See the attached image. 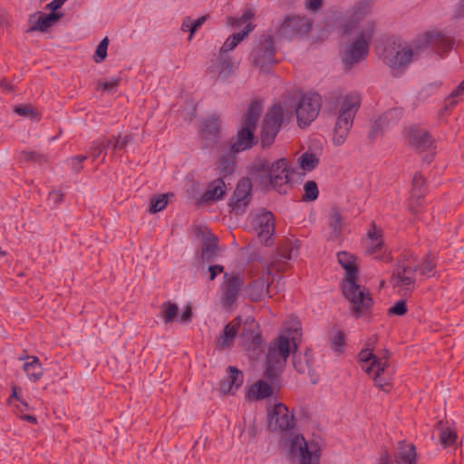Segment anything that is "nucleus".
Segmentation results:
<instances>
[{
  "label": "nucleus",
  "mask_w": 464,
  "mask_h": 464,
  "mask_svg": "<svg viewBox=\"0 0 464 464\" xmlns=\"http://www.w3.org/2000/svg\"><path fill=\"white\" fill-rule=\"evenodd\" d=\"M294 365H295V368L298 371V372H303L304 371V367L301 366V365H298L297 362L295 361H294Z\"/></svg>",
  "instance_id": "61"
},
{
  "label": "nucleus",
  "mask_w": 464,
  "mask_h": 464,
  "mask_svg": "<svg viewBox=\"0 0 464 464\" xmlns=\"http://www.w3.org/2000/svg\"><path fill=\"white\" fill-rule=\"evenodd\" d=\"M298 248L290 244L280 250L269 263L262 264L261 267L251 271V282L246 287V294L252 301H260L269 295L270 285L279 293L284 290V278L281 274L288 266V261L296 257Z\"/></svg>",
  "instance_id": "1"
},
{
  "label": "nucleus",
  "mask_w": 464,
  "mask_h": 464,
  "mask_svg": "<svg viewBox=\"0 0 464 464\" xmlns=\"http://www.w3.org/2000/svg\"><path fill=\"white\" fill-rule=\"evenodd\" d=\"M86 160V156L79 155L72 159V168L74 171H79L82 168V162Z\"/></svg>",
  "instance_id": "51"
},
{
  "label": "nucleus",
  "mask_w": 464,
  "mask_h": 464,
  "mask_svg": "<svg viewBox=\"0 0 464 464\" xmlns=\"http://www.w3.org/2000/svg\"><path fill=\"white\" fill-rule=\"evenodd\" d=\"M300 167L304 171H311L318 164V159L313 153L305 152L299 159Z\"/></svg>",
  "instance_id": "40"
},
{
  "label": "nucleus",
  "mask_w": 464,
  "mask_h": 464,
  "mask_svg": "<svg viewBox=\"0 0 464 464\" xmlns=\"http://www.w3.org/2000/svg\"><path fill=\"white\" fill-rule=\"evenodd\" d=\"M425 180L421 174H415L412 179V187L415 190H420L424 186Z\"/></svg>",
  "instance_id": "52"
},
{
  "label": "nucleus",
  "mask_w": 464,
  "mask_h": 464,
  "mask_svg": "<svg viewBox=\"0 0 464 464\" xmlns=\"http://www.w3.org/2000/svg\"><path fill=\"white\" fill-rule=\"evenodd\" d=\"M425 43L432 46L439 54L449 52L454 45L453 39L440 31L429 32L425 34Z\"/></svg>",
  "instance_id": "22"
},
{
  "label": "nucleus",
  "mask_w": 464,
  "mask_h": 464,
  "mask_svg": "<svg viewBox=\"0 0 464 464\" xmlns=\"http://www.w3.org/2000/svg\"><path fill=\"white\" fill-rule=\"evenodd\" d=\"M216 252V244L214 240L206 241L202 246V258L208 261Z\"/></svg>",
  "instance_id": "46"
},
{
  "label": "nucleus",
  "mask_w": 464,
  "mask_h": 464,
  "mask_svg": "<svg viewBox=\"0 0 464 464\" xmlns=\"http://www.w3.org/2000/svg\"><path fill=\"white\" fill-rule=\"evenodd\" d=\"M119 83V78L111 77L109 80H106L100 83V87L102 91L111 92L113 91Z\"/></svg>",
  "instance_id": "49"
},
{
  "label": "nucleus",
  "mask_w": 464,
  "mask_h": 464,
  "mask_svg": "<svg viewBox=\"0 0 464 464\" xmlns=\"http://www.w3.org/2000/svg\"><path fill=\"white\" fill-rule=\"evenodd\" d=\"M290 453L299 464H319L320 449L314 442H307L300 434H290L287 440Z\"/></svg>",
  "instance_id": "12"
},
{
  "label": "nucleus",
  "mask_w": 464,
  "mask_h": 464,
  "mask_svg": "<svg viewBox=\"0 0 464 464\" xmlns=\"http://www.w3.org/2000/svg\"><path fill=\"white\" fill-rule=\"evenodd\" d=\"M222 303L225 306H231L237 300L238 291L243 285L239 275H224Z\"/></svg>",
  "instance_id": "20"
},
{
  "label": "nucleus",
  "mask_w": 464,
  "mask_h": 464,
  "mask_svg": "<svg viewBox=\"0 0 464 464\" xmlns=\"http://www.w3.org/2000/svg\"><path fill=\"white\" fill-rule=\"evenodd\" d=\"M361 104L357 92H350L337 102L336 121L334 128L333 142L336 146L344 143L353 126V119Z\"/></svg>",
  "instance_id": "6"
},
{
  "label": "nucleus",
  "mask_w": 464,
  "mask_h": 464,
  "mask_svg": "<svg viewBox=\"0 0 464 464\" xmlns=\"http://www.w3.org/2000/svg\"><path fill=\"white\" fill-rule=\"evenodd\" d=\"M310 29V23L307 18L293 16L286 18L282 24L279 33L285 37H291L295 34L307 33Z\"/></svg>",
  "instance_id": "21"
},
{
  "label": "nucleus",
  "mask_w": 464,
  "mask_h": 464,
  "mask_svg": "<svg viewBox=\"0 0 464 464\" xmlns=\"http://www.w3.org/2000/svg\"><path fill=\"white\" fill-rule=\"evenodd\" d=\"M268 427L271 430H286L294 427V416L283 403H275L267 409Z\"/></svg>",
  "instance_id": "16"
},
{
  "label": "nucleus",
  "mask_w": 464,
  "mask_h": 464,
  "mask_svg": "<svg viewBox=\"0 0 464 464\" xmlns=\"http://www.w3.org/2000/svg\"><path fill=\"white\" fill-rule=\"evenodd\" d=\"M337 259L341 266L345 270L343 293L359 314L372 305V298L369 293L356 283V258L352 254L343 251L337 254Z\"/></svg>",
  "instance_id": "4"
},
{
  "label": "nucleus",
  "mask_w": 464,
  "mask_h": 464,
  "mask_svg": "<svg viewBox=\"0 0 464 464\" xmlns=\"http://www.w3.org/2000/svg\"><path fill=\"white\" fill-rule=\"evenodd\" d=\"M262 110V103L259 101H253L244 116L241 129L236 138L231 140V150L240 152L250 149L254 144V130Z\"/></svg>",
  "instance_id": "9"
},
{
  "label": "nucleus",
  "mask_w": 464,
  "mask_h": 464,
  "mask_svg": "<svg viewBox=\"0 0 464 464\" xmlns=\"http://www.w3.org/2000/svg\"><path fill=\"white\" fill-rule=\"evenodd\" d=\"M167 204H168L167 195H165V194L159 195V196L151 198L150 210L151 213L160 212L166 208Z\"/></svg>",
  "instance_id": "43"
},
{
  "label": "nucleus",
  "mask_w": 464,
  "mask_h": 464,
  "mask_svg": "<svg viewBox=\"0 0 464 464\" xmlns=\"http://www.w3.org/2000/svg\"><path fill=\"white\" fill-rule=\"evenodd\" d=\"M322 5V0H306L305 1V7L309 11H316L319 9V7Z\"/></svg>",
  "instance_id": "55"
},
{
  "label": "nucleus",
  "mask_w": 464,
  "mask_h": 464,
  "mask_svg": "<svg viewBox=\"0 0 464 464\" xmlns=\"http://www.w3.org/2000/svg\"><path fill=\"white\" fill-rule=\"evenodd\" d=\"M209 279L214 280L216 276L223 272V266L219 265L210 266L208 267Z\"/></svg>",
  "instance_id": "54"
},
{
  "label": "nucleus",
  "mask_w": 464,
  "mask_h": 464,
  "mask_svg": "<svg viewBox=\"0 0 464 464\" xmlns=\"http://www.w3.org/2000/svg\"><path fill=\"white\" fill-rule=\"evenodd\" d=\"M321 109V96L315 92L304 94L295 107V115L299 127L304 128L314 121Z\"/></svg>",
  "instance_id": "13"
},
{
  "label": "nucleus",
  "mask_w": 464,
  "mask_h": 464,
  "mask_svg": "<svg viewBox=\"0 0 464 464\" xmlns=\"http://www.w3.org/2000/svg\"><path fill=\"white\" fill-rule=\"evenodd\" d=\"M464 94V80L459 84V86L451 92L450 97L452 99L458 98Z\"/></svg>",
  "instance_id": "56"
},
{
  "label": "nucleus",
  "mask_w": 464,
  "mask_h": 464,
  "mask_svg": "<svg viewBox=\"0 0 464 464\" xmlns=\"http://www.w3.org/2000/svg\"><path fill=\"white\" fill-rule=\"evenodd\" d=\"M255 10L253 8H246L240 17H227V24L228 26L237 28L244 26V29L230 35L223 44L219 50V53L223 55H229L228 53L233 51L238 44L254 29L252 20L255 16Z\"/></svg>",
  "instance_id": "11"
},
{
  "label": "nucleus",
  "mask_w": 464,
  "mask_h": 464,
  "mask_svg": "<svg viewBox=\"0 0 464 464\" xmlns=\"http://www.w3.org/2000/svg\"><path fill=\"white\" fill-rule=\"evenodd\" d=\"M401 115V111L398 108H393L384 112L373 124V131L383 130L391 124L396 123Z\"/></svg>",
  "instance_id": "33"
},
{
  "label": "nucleus",
  "mask_w": 464,
  "mask_h": 464,
  "mask_svg": "<svg viewBox=\"0 0 464 464\" xmlns=\"http://www.w3.org/2000/svg\"><path fill=\"white\" fill-rule=\"evenodd\" d=\"M53 198L56 200V199H57V198H58V195H57L56 193H54V194L53 195Z\"/></svg>",
  "instance_id": "64"
},
{
  "label": "nucleus",
  "mask_w": 464,
  "mask_h": 464,
  "mask_svg": "<svg viewBox=\"0 0 464 464\" xmlns=\"http://www.w3.org/2000/svg\"><path fill=\"white\" fill-rule=\"evenodd\" d=\"M12 397L17 398V393L15 390H14Z\"/></svg>",
  "instance_id": "63"
},
{
  "label": "nucleus",
  "mask_w": 464,
  "mask_h": 464,
  "mask_svg": "<svg viewBox=\"0 0 464 464\" xmlns=\"http://www.w3.org/2000/svg\"><path fill=\"white\" fill-rule=\"evenodd\" d=\"M235 169V158L231 153L222 155L218 162L220 178H226L231 175Z\"/></svg>",
  "instance_id": "36"
},
{
  "label": "nucleus",
  "mask_w": 464,
  "mask_h": 464,
  "mask_svg": "<svg viewBox=\"0 0 464 464\" xmlns=\"http://www.w3.org/2000/svg\"><path fill=\"white\" fill-rule=\"evenodd\" d=\"M409 141L415 148L425 150L432 144L430 135L421 129H411L409 131Z\"/></svg>",
  "instance_id": "29"
},
{
  "label": "nucleus",
  "mask_w": 464,
  "mask_h": 464,
  "mask_svg": "<svg viewBox=\"0 0 464 464\" xmlns=\"http://www.w3.org/2000/svg\"><path fill=\"white\" fill-rule=\"evenodd\" d=\"M108 44H109V40L107 37L102 39L101 41V43L98 44L96 51H95V58H94L96 63H101L106 58Z\"/></svg>",
  "instance_id": "44"
},
{
  "label": "nucleus",
  "mask_w": 464,
  "mask_h": 464,
  "mask_svg": "<svg viewBox=\"0 0 464 464\" xmlns=\"http://www.w3.org/2000/svg\"><path fill=\"white\" fill-rule=\"evenodd\" d=\"M251 200V182L248 179L238 181L229 206L237 215L243 214Z\"/></svg>",
  "instance_id": "18"
},
{
  "label": "nucleus",
  "mask_w": 464,
  "mask_h": 464,
  "mask_svg": "<svg viewBox=\"0 0 464 464\" xmlns=\"http://www.w3.org/2000/svg\"><path fill=\"white\" fill-rule=\"evenodd\" d=\"M292 115V110L285 104H276L266 113L261 127V142L263 147L272 144L278 133L282 123Z\"/></svg>",
  "instance_id": "10"
},
{
  "label": "nucleus",
  "mask_w": 464,
  "mask_h": 464,
  "mask_svg": "<svg viewBox=\"0 0 464 464\" xmlns=\"http://www.w3.org/2000/svg\"><path fill=\"white\" fill-rule=\"evenodd\" d=\"M396 464H415V448L411 443L400 442L395 458Z\"/></svg>",
  "instance_id": "30"
},
{
  "label": "nucleus",
  "mask_w": 464,
  "mask_h": 464,
  "mask_svg": "<svg viewBox=\"0 0 464 464\" xmlns=\"http://www.w3.org/2000/svg\"><path fill=\"white\" fill-rule=\"evenodd\" d=\"M365 246L367 252L371 255H373L375 258H384L383 255H382L384 246L382 239L381 231L377 230L375 227L369 231L368 237L365 241Z\"/></svg>",
  "instance_id": "25"
},
{
  "label": "nucleus",
  "mask_w": 464,
  "mask_h": 464,
  "mask_svg": "<svg viewBox=\"0 0 464 464\" xmlns=\"http://www.w3.org/2000/svg\"><path fill=\"white\" fill-rule=\"evenodd\" d=\"M332 343H333L334 348L336 351L340 352L342 350L343 346L344 345V337H343V334L337 333L334 336Z\"/></svg>",
  "instance_id": "50"
},
{
  "label": "nucleus",
  "mask_w": 464,
  "mask_h": 464,
  "mask_svg": "<svg viewBox=\"0 0 464 464\" xmlns=\"http://www.w3.org/2000/svg\"><path fill=\"white\" fill-rule=\"evenodd\" d=\"M418 266L422 276L433 275L434 263L431 257L428 256L420 266L417 265L415 257H411L398 267L392 277L393 286L398 289L400 294L406 295L414 288Z\"/></svg>",
  "instance_id": "8"
},
{
  "label": "nucleus",
  "mask_w": 464,
  "mask_h": 464,
  "mask_svg": "<svg viewBox=\"0 0 464 464\" xmlns=\"http://www.w3.org/2000/svg\"><path fill=\"white\" fill-rule=\"evenodd\" d=\"M376 341L377 337L375 335L367 340L366 348L359 353V361L362 369L374 379L375 384L381 389L385 390L390 382L388 352L382 351L378 355L373 353L372 348Z\"/></svg>",
  "instance_id": "5"
},
{
  "label": "nucleus",
  "mask_w": 464,
  "mask_h": 464,
  "mask_svg": "<svg viewBox=\"0 0 464 464\" xmlns=\"http://www.w3.org/2000/svg\"><path fill=\"white\" fill-rule=\"evenodd\" d=\"M250 225L256 231L260 242L268 244L275 231L273 214L268 211L256 213L250 218Z\"/></svg>",
  "instance_id": "17"
},
{
  "label": "nucleus",
  "mask_w": 464,
  "mask_h": 464,
  "mask_svg": "<svg viewBox=\"0 0 464 464\" xmlns=\"http://www.w3.org/2000/svg\"><path fill=\"white\" fill-rule=\"evenodd\" d=\"M130 136H118L117 138L112 137L108 140V145H110V149L112 151L116 152L117 150H123L125 146L130 142Z\"/></svg>",
  "instance_id": "42"
},
{
  "label": "nucleus",
  "mask_w": 464,
  "mask_h": 464,
  "mask_svg": "<svg viewBox=\"0 0 464 464\" xmlns=\"http://www.w3.org/2000/svg\"><path fill=\"white\" fill-rule=\"evenodd\" d=\"M219 129V121L216 117H211L206 120L202 126L201 135L202 138L208 141V143L217 140V134Z\"/></svg>",
  "instance_id": "35"
},
{
  "label": "nucleus",
  "mask_w": 464,
  "mask_h": 464,
  "mask_svg": "<svg viewBox=\"0 0 464 464\" xmlns=\"http://www.w3.org/2000/svg\"><path fill=\"white\" fill-rule=\"evenodd\" d=\"M14 112L16 114H18L19 116H22V117H26V118H30V119H35L36 118L35 112L34 111L32 107L30 105H27V104H23V105L16 106L14 108Z\"/></svg>",
  "instance_id": "47"
},
{
  "label": "nucleus",
  "mask_w": 464,
  "mask_h": 464,
  "mask_svg": "<svg viewBox=\"0 0 464 464\" xmlns=\"http://www.w3.org/2000/svg\"><path fill=\"white\" fill-rule=\"evenodd\" d=\"M206 19H207V15H203V16L198 18L197 20L192 21L193 24L191 26V35H189V38H188L189 40H191L195 32L205 23Z\"/></svg>",
  "instance_id": "53"
},
{
  "label": "nucleus",
  "mask_w": 464,
  "mask_h": 464,
  "mask_svg": "<svg viewBox=\"0 0 464 464\" xmlns=\"http://www.w3.org/2000/svg\"><path fill=\"white\" fill-rule=\"evenodd\" d=\"M413 51L407 43H399L386 51L385 61L394 73L404 70L411 62Z\"/></svg>",
  "instance_id": "14"
},
{
  "label": "nucleus",
  "mask_w": 464,
  "mask_h": 464,
  "mask_svg": "<svg viewBox=\"0 0 464 464\" xmlns=\"http://www.w3.org/2000/svg\"><path fill=\"white\" fill-rule=\"evenodd\" d=\"M193 23L190 18L187 17L183 23H182V30L183 31H189L191 33V26Z\"/></svg>",
  "instance_id": "58"
},
{
  "label": "nucleus",
  "mask_w": 464,
  "mask_h": 464,
  "mask_svg": "<svg viewBox=\"0 0 464 464\" xmlns=\"http://www.w3.org/2000/svg\"><path fill=\"white\" fill-rule=\"evenodd\" d=\"M272 392V387L266 382L259 380L248 388L246 398L250 401H259L269 397Z\"/></svg>",
  "instance_id": "28"
},
{
  "label": "nucleus",
  "mask_w": 464,
  "mask_h": 464,
  "mask_svg": "<svg viewBox=\"0 0 464 464\" xmlns=\"http://www.w3.org/2000/svg\"><path fill=\"white\" fill-rule=\"evenodd\" d=\"M178 313V306L174 304H164V310H163V317L166 323H169L173 321Z\"/></svg>",
  "instance_id": "45"
},
{
  "label": "nucleus",
  "mask_w": 464,
  "mask_h": 464,
  "mask_svg": "<svg viewBox=\"0 0 464 464\" xmlns=\"http://www.w3.org/2000/svg\"><path fill=\"white\" fill-rule=\"evenodd\" d=\"M374 29L375 24L371 20L364 21L358 25L356 35L345 46L343 53V63L347 68H351L366 58Z\"/></svg>",
  "instance_id": "7"
},
{
  "label": "nucleus",
  "mask_w": 464,
  "mask_h": 464,
  "mask_svg": "<svg viewBox=\"0 0 464 464\" xmlns=\"http://www.w3.org/2000/svg\"><path fill=\"white\" fill-rule=\"evenodd\" d=\"M343 218L337 210H334L329 218L330 237L335 239L342 232Z\"/></svg>",
  "instance_id": "37"
},
{
  "label": "nucleus",
  "mask_w": 464,
  "mask_h": 464,
  "mask_svg": "<svg viewBox=\"0 0 464 464\" xmlns=\"http://www.w3.org/2000/svg\"><path fill=\"white\" fill-rule=\"evenodd\" d=\"M227 190L226 184L223 178H218L208 186L207 190L202 196L205 201H215L221 199Z\"/></svg>",
  "instance_id": "27"
},
{
  "label": "nucleus",
  "mask_w": 464,
  "mask_h": 464,
  "mask_svg": "<svg viewBox=\"0 0 464 464\" xmlns=\"http://www.w3.org/2000/svg\"><path fill=\"white\" fill-rule=\"evenodd\" d=\"M368 13V5L365 3H360L355 5L349 12V18L347 24H345V32L349 33L353 27H355L356 24H359L361 20Z\"/></svg>",
  "instance_id": "34"
},
{
  "label": "nucleus",
  "mask_w": 464,
  "mask_h": 464,
  "mask_svg": "<svg viewBox=\"0 0 464 464\" xmlns=\"http://www.w3.org/2000/svg\"><path fill=\"white\" fill-rule=\"evenodd\" d=\"M301 338V324L296 318H291L284 326L283 333L269 346L266 373L276 377L285 365L291 352H295Z\"/></svg>",
  "instance_id": "2"
},
{
  "label": "nucleus",
  "mask_w": 464,
  "mask_h": 464,
  "mask_svg": "<svg viewBox=\"0 0 464 464\" xmlns=\"http://www.w3.org/2000/svg\"><path fill=\"white\" fill-rule=\"evenodd\" d=\"M256 323L251 316L241 318L239 330L242 331V336L246 341L251 342L253 345H257L260 343V337L256 331Z\"/></svg>",
  "instance_id": "26"
},
{
  "label": "nucleus",
  "mask_w": 464,
  "mask_h": 464,
  "mask_svg": "<svg viewBox=\"0 0 464 464\" xmlns=\"http://www.w3.org/2000/svg\"><path fill=\"white\" fill-rule=\"evenodd\" d=\"M111 150L108 145V140H95L92 142L89 154L94 160L99 159L102 155L106 153V150Z\"/></svg>",
  "instance_id": "38"
},
{
  "label": "nucleus",
  "mask_w": 464,
  "mask_h": 464,
  "mask_svg": "<svg viewBox=\"0 0 464 464\" xmlns=\"http://www.w3.org/2000/svg\"><path fill=\"white\" fill-rule=\"evenodd\" d=\"M440 442L443 446L449 447L455 444L457 435L450 428H442L440 434Z\"/></svg>",
  "instance_id": "41"
},
{
  "label": "nucleus",
  "mask_w": 464,
  "mask_h": 464,
  "mask_svg": "<svg viewBox=\"0 0 464 464\" xmlns=\"http://www.w3.org/2000/svg\"><path fill=\"white\" fill-rule=\"evenodd\" d=\"M407 312L406 302L400 300L389 308V314L394 315H403Z\"/></svg>",
  "instance_id": "48"
},
{
  "label": "nucleus",
  "mask_w": 464,
  "mask_h": 464,
  "mask_svg": "<svg viewBox=\"0 0 464 464\" xmlns=\"http://www.w3.org/2000/svg\"><path fill=\"white\" fill-rule=\"evenodd\" d=\"M23 369L28 379L33 382L39 381L44 373L42 364L34 356L26 357V361L23 364Z\"/></svg>",
  "instance_id": "31"
},
{
  "label": "nucleus",
  "mask_w": 464,
  "mask_h": 464,
  "mask_svg": "<svg viewBox=\"0 0 464 464\" xmlns=\"http://www.w3.org/2000/svg\"><path fill=\"white\" fill-rule=\"evenodd\" d=\"M293 169L286 159H258L252 165V179L264 188L285 193L291 183Z\"/></svg>",
  "instance_id": "3"
},
{
  "label": "nucleus",
  "mask_w": 464,
  "mask_h": 464,
  "mask_svg": "<svg viewBox=\"0 0 464 464\" xmlns=\"http://www.w3.org/2000/svg\"><path fill=\"white\" fill-rule=\"evenodd\" d=\"M319 190L317 184L309 180L304 184L303 200L305 202L314 201L318 198Z\"/></svg>",
  "instance_id": "39"
},
{
  "label": "nucleus",
  "mask_w": 464,
  "mask_h": 464,
  "mask_svg": "<svg viewBox=\"0 0 464 464\" xmlns=\"http://www.w3.org/2000/svg\"><path fill=\"white\" fill-rule=\"evenodd\" d=\"M274 54L273 39L271 36H265L253 51L254 63L259 68L264 69L266 65L276 63Z\"/></svg>",
  "instance_id": "19"
},
{
  "label": "nucleus",
  "mask_w": 464,
  "mask_h": 464,
  "mask_svg": "<svg viewBox=\"0 0 464 464\" xmlns=\"http://www.w3.org/2000/svg\"><path fill=\"white\" fill-rule=\"evenodd\" d=\"M238 63H235L230 55H218L211 60L208 73L218 81L226 82L234 76Z\"/></svg>",
  "instance_id": "15"
},
{
  "label": "nucleus",
  "mask_w": 464,
  "mask_h": 464,
  "mask_svg": "<svg viewBox=\"0 0 464 464\" xmlns=\"http://www.w3.org/2000/svg\"><path fill=\"white\" fill-rule=\"evenodd\" d=\"M243 383V374L235 367H228V375L220 383L224 394H233Z\"/></svg>",
  "instance_id": "24"
},
{
  "label": "nucleus",
  "mask_w": 464,
  "mask_h": 464,
  "mask_svg": "<svg viewBox=\"0 0 464 464\" xmlns=\"http://www.w3.org/2000/svg\"><path fill=\"white\" fill-rule=\"evenodd\" d=\"M62 16L63 14L61 13H56L55 11H52L49 14H44L40 12L35 13L30 16V30L44 32Z\"/></svg>",
  "instance_id": "23"
},
{
  "label": "nucleus",
  "mask_w": 464,
  "mask_h": 464,
  "mask_svg": "<svg viewBox=\"0 0 464 464\" xmlns=\"http://www.w3.org/2000/svg\"><path fill=\"white\" fill-rule=\"evenodd\" d=\"M23 420H25L27 421H30V422H33L34 423L36 421V419L35 417L32 416V415H24L22 417Z\"/></svg>",
  "instance_id": "60"
},
{
  "label": "nucleus",
  "mask_w": 464,
  "mask_h": 464,
  "mask_svg": "<svg viewBox=\"0 0 464 464\" xmlns=\"http://www.w3.org/2000/svg\"><path fill=\"white\" fill-rule=\"evenodd\" d=\"M376 464H392L389 457L387 454H383L380 459L379 460L377 461Z\"/></svg>",
  "instance_id": "59"
},
{
  "label": "nucleus",
  "mask_w": 464,
  "mask_h": 464,
  "mask_svg": "<svg viewBox=\"0 0 464 464\" xmlns=\"http://www.w3.org/2000/svg\"><path fill=\"white\" fill-rule=\"evenodd\" d=\"M21 403H22V405H23V407H24V409H27L28 405H27V403H26V402H24V401H21Z\"/></svg>",
  "instance_id": "62"
},
{
  "label": "nucleus",
  "mask_w": 464,
  "mask_h": 464,
  "mask_svg": "<svg viewBox=\"0 0 464 464\" xmlns=\"http://www.w3.org/2000/svg\"><path fill=\"white\" fill-rule=\"evenodd\" d=\"M191 313L192 312H191L190 307L187 306L180 315L181 322H183V323L188 322L191 317Z\"/></svg>",
  "instance_id": "57"
},
{
  "label": "nucleus",
  "mask_w": 464,
  "mask_h": 464,
  "mask_svg": "<svg viewBox=\"0 0 464 464\" xmlns=\"http://www.w3.org/2000/svg\"><path fill=\"white\" fill-rule=\"evenodd\" d=\"M241 325V317H237L232 322L228 323L224 329V334L218 340V345L222 348L229 346L239 331Z\"/></svg>",
  "instance_id": "32"
}]
</instances>
